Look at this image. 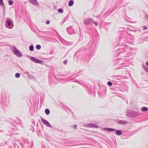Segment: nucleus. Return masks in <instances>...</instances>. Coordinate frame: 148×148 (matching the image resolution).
I'll return each mask as SVG.
<instances>
[{
  "label": "nucleus",
  "instance_id": "nucleus-18",
  "mask_svg": "<svg viewBox=\"0 0 148 148\" xmlns=\"http://www.w3.org/2000/svg\"><path fill=\"white\" fill-rule=\"evenodd\" d=\"M132 111L127 110L126 111V116L130 117H132Z\"/></svg>",
  "mask_w": 148,
  "mask_h": 148
},
{
  "label": "nucleus",
  "instance_id": "nucleus-55",
  "mask_svg": "<svg viewBox=\"0 0 148 148\" xmlns=\"http://www.w3.org/2000/svg\"><path fill=\"white\" fill-rule=\"evenodd\" d=\"M3 131L2 130H0V132H3Z\"/></svg>",
  "mask_w": 148,
  "mask_h": 148
},
{
  "label": "nucleus",
  "instance_id": "nucleus-51",
  "mask_svg": "<svg viewBox=\"0 0 148 148\" xmlns=\"http://www.w3.org/2000/svg\"><path fill=\"white\" fill-rule=\"evenodd\" d=\"M121 67H118L116 69H114V70H116V69H121Z\"/></svg>",
  "mask_w": 148,
  "mask_h": 148
},
{
  "label": "nucleus",
  "instance_id": "nucleus-33",
  "mask_svg": "<svg viewBox=\"0 0 148 148\" xmlns=\"http://www.w3.org/2000/svg\"><path fill=\"white\" fill-rule=\"evenodd\" d=\"M36 48L38 50H40L41 48V46L40 45H37L36 46Z\"/></svg>",
  "mask_w": 148,
  "mask_h": 148
},
{
  "label": "nucleus",
  "instance_id": "nucleus-15",
  "mask_svg": "<svg viewBox=\"0 0 148 148\" xmlns=\"http://www.w3.org/2000/svg\"><path fill=\"white\" fill-rule=\"evenodd\" d=\"M140 112H136L132 111V118H135L138 117L140 115Z\"/></svg>",
  "mask_w": 148,
  "mask_h": 148
},
{
  "label": "nucleus",
  "instance_id": "nucleus-36",
  "mask_svg": "<svg viewBox=\"0 0 148 148\" xmlns=\"http://www.w3.org/2000/svg\"><path fill=\"white\" fill-rule=\"evenodd\" d=\"M107 84L108 86H112L113 85L112 82L110 81H108L107 82Z\"/></svg>",
  "mask_w": 148,
  "mask_h": 148
},
{
  "label": "nucleus",
  "instance_id": "nucleus-14",
  "mask_svg": "<svg viewBox=\"0 0 148 148\" xmlns=\"http://www.w3.org/2000/svg\"><path fill=\"white\" fill-rule=\"evenodd\" d=\"M115 121L119 125H124L127 123V121L124 120H115Z\"/></svg>",
  "mask_w": 148,
  "mask_h": 148
},
{
  "label": "nucleus",
  "instance_id": "nucleus-11",
  "mask_svg": "<svg viewBox=\"0 0 148 148\" xmlns=\"http://www.w3.org/2000/svg\"><path fill=\"white\" fill-rule=\"evenodd\" d=\"M30 60L33 62H35L36 63H39V64H41L42 62V61L35 57L31 56L30 57Z\"/></svg>",
  "mask_w": 148,
  "mask_h": 148
},
{
  "label": "nucleus",
  "instance_id": "nucleus-38",
  "mask_svg": "<svg viewBox=\"0 0 148 148\" xmlns=\"http://www.w3.org/2000/svg\"><path fill=\"white\" fill-rule=\"evenodd\" d=\"M0 5L1 6L4 5V4L3 1V0H0Z\"/></svg>",
  "mask_w": 148,
  "mask_h": 148
},
{
  "label": "nucleus",
  "instance_id": "nucleus-16",
  "mask_svg": "<svg viewBox=\"0 0 148 148\" xmlns=\"http://www.w3.org/2000/svg\"><path fill=\"white\" fill-rule=\"evenodd\" d=\"M122 60V58H117L114 61V63L113 64L114 66L118 64H119L120 65H121L123 64V63H121L120 64V62H118L119 60Z\"/></svg>",
  "mask_w": 148,
  "mask_h": 148
},
{
  "label": "nucleus",
  "instance_id": "nucleus-23",
  "mask_svg": "<svg viewBox=\"0 0 148 148\" xmlns=\"http://www.w3.org/2000/svg\"><path fill=\"white\" fill-rule=\"evenodd\" d=\"M69 18V14H68L63 19V22L61 23H60V24H61V25H62L63 23L68 19Z\"/></svg>",
  "mask_w": 148,
  "mask_h": 148
},
{
  "label": "nucleus",
  "instance_id": "nucleus-12",
  "mask_svg": "<svg viewBox=\"0 0 148 148\" xmlns=\"http://www.w3.org/2000/svg\"><path fill=\"white\" fill-rule=\"evenodd\" d=\"M72 26H70L66 29L68 33L70 35L73 34L75 33V31L72 28Z\"/></svg>",
  "mask_w": 148,
  "mask_h": 148
},
{
  "label": "nucleus",
  "instance_id": "nucleus-34",
  "mask_svg": "<svg viewBox=\"0 0 148 148\" xmlns=\"http://www.w3.org/2000/svg\"><path fill=\"white\" fill-rule=\"evenodd\" d=\"M8 4L10 5H13V2L11 0H9L8 2Z\"/></svg>",
  "mask_w": 148,
  "mask_h": 148
},
{
  "label": "nucleus",
  "instance_id": "nucleus-4",
  "mask_svg": "<svg viewBox=\"0 0 148 148\" xmlns=\"http://www.w3.org/2000/svg\"><path fill=\"white\" fill-rule=\"evenodd\" d=\"M1 105H8L9 103V101L6 95L4 93L2 95L1 99Z\"/></svg>",
  "mask_w": 148,
  "mask_h": 148
},
{
  "label": "nucleus",
  "instance_id": "nucleus-20",
  "mask_svg": "<svg viewBox=\"0 0 148 148\" xmlns=\"http://www.w3.org/2000/svg\"><path fill=\"white\" fill-rule=\"evenodd\" d=\"M125 40H124L123 38H121L120 39V41L119 42V45H121L125 43L126 42H125Z\"/></svg>",
  "mask_w": 148,
  "mask_h": 148
},
{
  "label": "nucleus",
  "instance_id": "nucleus-62",
  "mask_svg": "<svg viewBox=\"0 0 148 148\" xmlns=\"http://www.w3.org/2000/svg\"><path fill=\"white\" fill-rule=\"evenodd\" d=\"M36 126H37V127H38V123H37V125H36Z\"/></svg>",
  "mask_w": 148,
  "mask_h": 148
},
{
  "label": "nucleus",
  "instance_id": "nucleus-63",
  "mask_svg": "<svg viewBox=\"0 0 148 148\" xmlns=\"http://www.w3.org/2000/svg\"><path fill=\"white\" fill-rule=\"evenodd\" d=\"M78 76V75H77V76H76L75 77H74V78H75V77H77Z\"/></svg>",
  "mask_w": 148,
  "mask_h": 148
},
{
  "label": "nucleus",
  "instance_id": "nucleus-28",
  "mask_svg": "<svg viewBox=\"0 0 148 148\" xmlns=\"http://www.w3.org/2000/svg\"><path fill=\"white\" fill-rule=\"evenodd\" d=\"M32 125H31L32 126V129H31V130L33 131V132H34V128L33 127V126H35V122L34 121H32Z\"/></svg>",
  "mask_w": 148,
  "mask_h": 148
},
{
  "label": "nucleus",
  "instance_id": "nucleus-52",
  "mask_svg": "<svg viewBox=\"0 0 148 148\" xmlns=\"http://www.w3.org/2000/svg\"><path fill=\"white\" fill-rule=\"evenodd\" d=\"M53 53V51H51L49 53V54L50 55L51 54Z\"/></svg>",
  "mask_w": 148,
  "mask_h": 148
},
{
  "label": "nucleus",
  "instance_id": "nucleus-9",
  "mask_svg": "<svg viewBox=\"0 0 148 148\" xmlns=\"http://www.w3.org/2000/svg\"><path fill=\"white\" fill-rule=\"evenodd\" d=\"M14 53L18 57L21 58L23 56V54L15 47H14L12 50Z\"/></svg>",
  "mask_w": 148,
  "mask_h": 148
},
{
  "label": "nucleus",
  "instance_id": "nucleus-41",
  "mask_svg": "<svg viewBox=\"0 0 148 148\" xmlns=\"http://www.w3.org/2000/svg\"><path fill=\"white\" fill-rule=\"evenodd\" d=\"M68 62V60H65L63 62V63L65 65H66L67 64V62Z\"/></svg>",
  "mask_w": 148,
  "mask_h": 148
},
{
  "label": "nucleus",
  "instance_id": "nucleus-60",
  "mask_svg": "<svg viewBox=\"0 0 148 148\" xmlns=\"http://www.w3.org/2000/svg\"><path fill=\"white\" fill-rule=\"evenodd\" d=\"M68 109L69 110V111L70 112H71V110H70L69 108H68Z\"/></svg>",
  "mask_w": 148,
  "mask_h": 148
},
{
  "label": "nucleus",
  "instance_id": "nucleus-13",
  "mask_svg": "<svg viewBox=\"0 0 148 148\" xmlns=\"http://www.w3.org/2000/svg\"><path fill=\"white\" fill-rule=\"evenodd\" d=\"M86 126L87 127H94L95 128H98L99 127L98 125L94 123L87 124L86 125Z\"/></svg>",
  "mask_w": 148,
  "mask_h": 148
},
{
  "label": "nucleus",
  "instance_id": "nucleus-61",
  "mask_svg": "<svg viewBox=\"0 0 148 148\" xmlns=\"http://www.w3.org/2000/svg\"><path fill=\"white\" fill-rule=\"evenodd\" d=\"M60 130V131H59V132H62V130Z\"/></svg>",
  "mask_w": 148,
  "mask_h": 148
},
{
  "label": "nucleus",
  "instance_id": "nucleus-40",
  "mask_svg": "<svg viewBox=\"0 0 148 148\" xmlns=\"http://www.w3.org/2000/svg\"><path fill=\"white\" fill-rule=\"evenodd\" d=\"M142 28L144 30H146L148 28V27L146 26H144Z\"/></svg>",
  "mask_w": 148,
  "mask_h": 148
},
{
  "label": "nucleus",
  "instance_id": "nucleus-26",
  "mask_svg": "<svg viewBox=\"0 0 148 148\" xmlns=\"http://www.w3.org/2000/svg\"><path fill=\"white\" fill-rule=\"evenodd\" d=\"M84 49V48L83 47H81L80 49H78L75 53V54H77L78 53H79V52H81L83 50V49Z\"/></svg>",
  "mask_w": 148,
  "mask_h": 148
},
{
  "label": "nucleus",
  "instance_id": "nucleus-42",
  "mask_svg": "<svg viewBox=\"0 0 148 148\" xmlns=\"http://www.w3.org/2000/svg\"><path fill=\"white\" fill-rule=\"evenodd\" d=\"M33 146V142H32V144L31 145L30 147L29 146L28 147H26V148H32V146Z\"/></svg>",
  "mask_w": 148,
  "mask_h": 148
},
{
  "label": "nucleus",
  "instance_id": "nucleus-5",
  "mask_svg": "<svg viewBox=\"0 0 148 148\" xmlns=\"http://www.w3.org/2000/svg\"><path fill=\"white\" fill-rule=\"evenodd\" d=\"M106 90L103 87H99V90L98 92V94L100 98L105 97L106 95Z\"/></svg>",
  "mask_w": 148,
  "mask_h": 148
},
{
  "label": "nucleus",
  "instance_id": "nucleus-27",
  "mask_svg": "<svg viewBox=\"0 0 148 148\" xmlns=\"http://www.w3.org/2000/svg\"><path fill=\"white\" fill-rule=\"evenodd\" d=\"M148 110V108L145 107H143L141 108V110L143 112H145Z\"/></svg>",
  "mask_w": 148,
  "mask_h": 148
},
{
  "label": "nucleus",
  "instance_id": "nucleus-45",
  "mask_svg": "<svg viewBox=\"0 0 148 148\" xmlns=\"http://www.w3.org/2000/svg\"><path fill=\"white\" fill-rule=\"evenodd\" d=\"M25 73L27 74V75H28L29 76V77H31V75H29V73L28 71H26V72H25Z\"/></svg>",
  "mask_w": 148,
  "mask_h": 148
},
{
  "label": "nucleus",
  "instance_id": "nucleus-6",
  "mask_svg": "<svg viewBox=\"0 0 148 148\" xmlns=\"http://www.w3.org/2000/svg\"><path fill=\"white\" fill-rule=\"evenodd\" d=\"M5 144L8 145V147L9 148H19V146L17 145L16 144H15L14 143L12 142L11 140H10L8 141L5 142Z\"/></svg>",
  "mask_w": 148,
  "mask_h": 148
},
{
  "label": "nucleus",
  "instance_id": "nucleus-29",
  "mask_svg": "<svg viewBox=\"0 0 148 148\" xmlns=\"http://www.w3.org/2000/svg\"><path fill=\"white\" fill-rule=\"evenodd\" d=\"M45 112L46 114L47 115L49 114L50 113V111L49 109L46 108L45 110Z\"/></svg>",
  "mask_w": 148,
  "mask_h": 148
},
{
  "label": "nucleus",
  "instance_id": "nucleus-21",
  "mask_svg": "<svg viewBox=\"0 0 148 148\" xmlns=\"http://www.w3.org/2000/svg\"><path fill=\"white\" fill-rule=\"evenodd\" d=\"M115 132L116 134L118 136H120L122 134V131L119 130H116Z\"/></svg>",
  "mask_w": 148,
  "mask_h": 148
},
{
  "label": "nucleus",
  "instance_id": "nucleus-64",
  "mask_svg": "<svg viewBox=\"0 0 148 148\" xmlns=\"http://www.w3.org/2000/svg\"><path fill=\"white\" fill-rule=\"evenodd\" d=\"M38 131H39V132H41L40 131V130H38Z\"/></svg>",
  "mask_w": 148,
  "mask_h": 148
},
{
  "label": "nucleus",
  "instance_id": "nucleus-39",
  "mask_svg": "<svg viewBox=\"0 0 148 148\" xmlns=\"http://www.w3.org/2000/svg\"><path fill=\"white\" fill-rule=\"evenodd\" d=\"M71 127H73V128L75 130H77V125H74L72 126H71Z\"/></svg>",
  "mask_w": 148,
  "mask_h": 148
},
{
  "label": "nucleus",
  "instance_id": "nucleus-35",
  "mask_svg": "<svg viewBox=\"0 0 148 148\" xmlns=\"http://www.w3.org/2000/svg\"><path fill=\"white\" fill-rule=\"evenodd\" d=\"M93 55V54L92 53V52H90V53L89 54L88 56L90 59L91 58Z\"/></svg>",
  "mask_w": 148,
  "mask_h": 148
},
{
  "label": "nucleus",
  "instance_id": "nucleus-8",
  "mask_svg": "<svg viewBox=\"0 0 148 148\" xmlns=\"http://www.w3.org/2000/svg\"><path fill=\"white\" fill-rule=\"evenodd\" d=\"M41 121L42 122V123L45 125L47 127H50L51 128L54 129L56 130L59 131L60 130L58 128L56 129L54 127H53L51 125L50 123L47 120L42 118L41 119Z\"/></svg>",
  "mask_w": 148,
  "mask_h": 148
},
{
  "label": "nucleus",
  "instance_id": "nucleus-54",
  "mask_svg": "<svg viewBox=\"0 0 148 148\" xmlns=\"http://www.w3.org/2000/svg\"><path fill=\"white\" fill-rule=\"evenodd\" d=\"M146 64L148 66V61H147L146 62Z\"/></svg>",
  "mask_w": 148,
  "mask_h": 148
},
{
  "label": "nucleus",
  "instance_id": "nucleus-43",
  "mask_svg": "<svg viewBox=\"0 0 148 148\" xmlns=\"http://www.w3.org/2000/svg\"><path fill=\"white\" fill-rule=\"evenodd\" d=\"M114 87L112 89L117 90V89H116V88L117 89H119L120 88H119L118 87H116L115 86H114Z\"/></svg>",
  "mask_w": 148,
  "mask_h": 148
},
{
  "label": "nucleus",
  "instance_id": "nucleus-56",
  "mask_svg": "<svg viewBox=\"0 0 148 148\" xmlns=\"http://www.w3.org/2000/svg\"><path fill=\"white\" fill-rule=\"evenodd\" d=\"M3 144L0 143V146H3Z\"/></svg>",
  "mask_w": 148,
  "mask_h": 148
},
{
  "label": "nucleus",
  "instance_id": "nucleus-30",
  "mask_svg": "<svg viewBox=\"0 0 148 148\" xmlns=\"http://www.w3.org/2000/svg\"><path fill=\"white\" fill-rule=\"evenodd\" d=\"M142 66L146 71L148 70V67L146 66L145 65L142 64Z\"/></svg>",
  "mask_w": 148,
  "mask_h": 148
},
{
  "label": "nucleus",
  "instance_id": "nucleus-46",
  "mask_svg": "<svg viewBox=\"0 0 148 148\" xmlns=\"http://www.w3.org/2000/svg\"><path fill=\"white\" fill-rule=\"evenodd\" d=\"M50 23V21L49 20H48L46 21V23L47 25L49 24Z\"/></svg>",
  "mask_w": 148,
  "mask_h": 148
},
{
  "label": "nucleus",
  "instance_id": "nucleus-32",
  "mask_svg": "<svg viewBox=\"0 0 148 148\" xmlns=\"http://www.w3.org/2000/svg\"><path fill=\"white\" fill-rule=\"evenodd\" d=\"M21 76L20 74L18 73H16L15 75V76L16 78H19Z\"/></svg>",
  "mask_w": 148,
  "mask_h": 148
},
{
  "label": "nucleus",
  "instance_id": "nucleus-7",
  "mask_svg": "<svg viewBox=\"0 0 148 148\" xmlns=\"http://www.w3.org/2000/svg\"><path fill=\"white\" fill-rule=\"evenodd\" d=\"M23 143H21L20 145L22 148H26L29 146V142L28 138H24L23 139Z\"/></svg>",
  "mask_w": 148,
  "mask_h": 148
},
{
  "label": "nucleus",
  "instance_id": "nucleus-37",
  "mask_svg": "<svg viewBox=\"0 0 148 148\" xmlns=\"http://www.w3.org/2000/svg\"><path fill=\"white\" fill-rule=\"evenodd\" d=\"M58 12L60 13H62L63 12V10L62 8H59L58 9Z\"/></svg>",
  "mask_w": 148,
  "mask_h": 148
},
{
  "label": "nucleus",
  "instance_id": "nucleus-58",
  "mask_svg": "<svg viewBox=\"0 0 148 148\" xmlns=\"http://www.w3.org/2000/svg\"><path fill=\"white\" fill-rule=\"evenodd\" d=\"M115 10V9H113V10H112V12L114 11Z\"/></svg>",
  "mask_w": 148,
  "mask_h": 148
},
{
  "label": "nucleus",
  "instance_id": "nucleus-31",
  "mask_svg": "<svg viewBox=\"0 0 148 148\" xmlns=\"http://www.w3.org/2000/svg\"><path fill=\"white\" fill-rule=\"evenodd\" d=\"M29 49L30 51H33L34 50V47L32 45H31L29 47Z\"/></svg>",
  "mask_w": 148,
  "mask_h": 148
},
{
  "label": "nucleus",
  "instance_id": "nucleus-53",
  "mask_svg": "<svg viewBox=\"0 0 148 148\" xmlns=\"http://www.w3.org/2000/svg\"><path fill=\"white\" fill-rule=\"evenodd\" d=\"M52 57H50V58H45V59H45V60H49V59H50V58H52Z\"/></svg>",
  "mask_w": 148,
  "mask_h": 148
},
{
  "label": "nucleus",
  "instance_id": "nucleus-22",
  "mask_svg": "<svg viewBox=\"0 0 148 148\" xmlns=\"http://www.w3.org/2000/svg\"><path fill=\"white\" fill-rule=\"evenodd\" d=\"M17 120L13 121L17 124H20L21 123V121L19 120L18 118L16 119Z\"/></svg>",
  "mask_w": 148,
  "mask_h": 148
},
{
  "label": "nucleus",
  "instance_id": "nucleus-59",
  "mask_svg": "<svg viewBox=\"0 0 148 148\" xmlns=\"http://www.w3.org/2000/svg\"><path fill=\"white\" fill-rule=\"evenodd\" d=\"M59 76H66V75L64 74V75H59Z\"/></svg>",
  "mask_w": 148,
  "mask_h": 148
},
{
  "label": "nucleus",
  "instance_id": "nucleus-3",
  "mask_svg": "<svg viewBox=\"0 0 148 148\" xmlns=\"http://www.w3.org/2000/svg\"><path fill=\"white\" fill-rule=\"evenodd\" d=\"M5 26L8 29H11L14 26L13 22L12 19L8 17L6 18L5 21Z\"/></svg>",
  "mask_w": 148,
  "mask_h": 148
},
{
  "label": "nucleus",
  "instance_id": "nucleus-19",
  "mask_svg": "<svg viewBox=\"0 0 148 148\" xmlns=\"http://www.w3.org/2000/svg\"><path fill=\"white\" fill-rule=\"evenodd\" d=\"M103 130H104L108 132H114L116 130V129L111 128H103Z\"/></svg>",
  "mask_w": 148,
  "mask_h": 148
},
{
  "label": "nucleus",
  "instance_id": "nucleus-10",
  "mask_svg": "<svg viewBox=\"0 0 148 148\" xmlns=\"http://www.w3.org/2000/svg\"><path fill=\"white\" fill-rule=\"evenodd\" d=\"M84 24L85 25H91L93 23V20L90 18H88L84 19Z\"/></svg>",
  "mask_w": 148,
  "mask_h": 148
},
{
  "label": "nucleus",
  "instance_id": "nucleus-48",
  "mask_svg": "<svg viewBox=\"0 0 148 148\" xmlns=\"http://www.w3.org/2000/svg\"><path fill=\"white\" fill-rule=\"evenodd\" d=\"M145 19L148 20V15H146L145 16Z\"/></svg>",
  "mask_w": 148,
  "mask_h": 148
},
{
  "label": "nucleus",
  "instance_id": "nucleus-50",
  "mask_svg": "<svg viewBox=\"0 0 148 148\" xmlns=\"http://www.w3.org/2000/svg\"><path fill=\"white\" fill-rule=\"evenodd\" d=\"M83 73V71L82 70H80L78 72V73Z\"/></svg>",
  "mask_w": 148,
  "mask_h": 148
},
{
  "label": "nucleus",
  "instance_id": "nucleus-49",
  "mask_svg": "<svg viewBox=\"0 0 148 148\" xmlns=\"http://www.w3.org/2000/svg\"><path fill=\"white\" fill-rule=\"evenodd\" d=\"M42 32V33H45V34H47V33L48 32H47V31H43V32Z\"/></svg>",
  "mask_w": 148,
  "mask_h": 148
},
{
  "label": "nucleus",
  "instance_id": "nucleus-25",
  "mask_svg": "<svg viewBox=\"0 0 148 148\" xmlns=\"http://www.w3.org/2000/svg\"><path fill=\"white\" fill-rule=\"evenodd\" d=\"M7 105H1V109H2L3 111L5 112L6 110Z\"/></svg>",
  "mask_w": 148,
  "mask_h": 148
},
{
  "label": "nucleus",
  "instance_id": "nucleus-47",
  "mask_svg": "<svg viewBox=\"0 0 148 148\" xmlns=\"http://www.w3.org/2000/svg\"><path fill=\"white\" fill-rule=\"evenodd\" d=\"M112 77L113 78H117L119 76L118 75H112Z\"/></svg>",
  "mask_w": 148,
  "mask_h": 148
},
{
  "label": "nucleus",
  "instance_id": "nucleus-1",
  "mask_svg": "<svg viewBox=\"0 0 148 148\" xmlns=\"http://www.w3.org/2000/svg\"><path fill=\"white\" fill-rule=\"evenodd\" d=\"M124 47L120 48L117 50V53L116 54V56L117 57L119 56L123 58L126 57V54L125 53L128 49L127 45H124Z\"/></svg>",
  "mask_w": 148,
  "mask_h": 148
},
{
  "label": "nucleus",
  "instance_id": "nucleus-24",
  "mask_svg": "<svg viewBox=\"0 0 148 148\" xmlns=\"http://www.w3.org/2000/svg\"><path fill=\"white\" fill-rule=\"evenodd\" d=\"M74 2L73 0H71L68 2V5L69 7L72 6Z\"/></svg>",
  "mask_w": 148,
  "mask_h": 148
},
{
  "label": "nucleus",
  "instance_id": "nucleus-57",
  "mask_svg": "<svg viewBox=\"0 0 148 148\" xmlns=\"http://www.w3.org/2000/svg\"><path fill=\"white\" fill-rule=\"evenodd\" d=\"M115 10V9H113V10H112V12L114 11Z\"/></svg>",
  "mask_w": 148,
  "mask_h": 148
},
{
  "label": "nucleus",
  "instance_id": "nucleus-17",
  "mask_svg": "<svg viewBox=\"0 0 148 148\" xmlns=\"http://www.w3.org/2000/svg\"><path fill=\"white\" fill-rule=\"evenodd\" d=\"M29 2L34 5L37 6L39 4L36 0H28Z\"/></svg>",
  "mask_w": 148,
  "mask_h": 148
},
{
  "label": "nucleus",
  "instance_id": "nucleus-44",
  "mask_svg": "<svg viewBox=\"0 0 148 148\" xmlns=\"http://www.w3.org/2000/svg\"><path fill=\"white\" fill-rule=\"evenodd\" d=\"M93 23H94L95 24V25L96 26H97L98 25V23L97 22L94 21H93Z\"/></svg>",
  "mask_w": 148,
  "mask_h": 148
},
{
  "label": "nucleus",
  "instance_id": "nucleus-2",
  "mask_svg": "<svg viewBox=\"0 0 148 148\" xmlns=\"http://www.w3.org/2000/svg\"><path fill=\"white\" fill-rule=\"evenodd\" d=\"M74 82L82 85L86 91L89 95L91 94L92 87L90 85V84L86 85L83 83H81L79 80L76 79L75 80Z\"/></svg>",
  "mask_w": 148,
  "mask_h": 148
}]
</instances>
